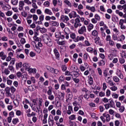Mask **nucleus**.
Wrapping results in <instances>:
<instances>
[{
  "label": "nucleus",
  "mask_w": 126,
  "mask_h": 126,
  "mask_svg": "<svg viewBox=\"0 0 126 126\" xmlns=\"http://www.w3.org/2000/svg\"><path fill=\"white\" fill-rule=\"evenodd\" d=\"M48 99L49 100H50V101H54V99H55V96L53 94H49L48 96Z\"/></svg>",
  "instance_id": "obj_21"
},
{
  "label": "nucleus",
  "mask_w": 126,
  "mask_h": 126,
  "mask_svg": "<svg viewBox=\"0 0 126 126\" xmlns=\"http://www.w3.org/2000/svg\"><path fill=\"white\" fill-rule=\"evenodd\" d=\"M117 8L120 10H123V9H124V5L122 6L121 5H118L117 6Z\"/></svg>",
  "instance_id": "obj_58"
},
{
  "label": "nucleus",
  "mask_w": 126,
  "mask_h": 126,
  "mask_svg": "<svg viewBox=\"0 0 126 126\" xmlns=\"http://www.w3.org/2000/svg\"><path fill=\"white\" fill-rule=\"evenodd\" d=\"M10 90L12 93H14V92L16 91V89L14 88V87H11Z\"/></svg>",
  "instance_id": "obj_41"
},
{
  "label": "nucleus",
  "mask_w": 126,
  "mask_h": 126,
  "mask_svg": "<svg viewBox=\"0 0 126 126\" xmlns=\"http://www.w3.org/2000/svg\"><path fill=\"white\" fill-rule=\"evenodd\" d=\"M69 120H75V115H72L69 117Z\"/></svg>",
  "instance_id": "obj_45"
},
{
  "label": "nucleus",
  "mask_w": 126,
  "mask_h": 126,
  "mask_svg": "<svg viewBox=\"0 0 126 126\" xmlns=\"http://www.w3.org/2000/svg\"><path fill=\"white\" fill-rule=\"evenodd\" d=\"M107 83H109L110 86H114V85H115V84H114V82H113V81L112 80H108Z\"/></svg>",
  "instance_id": "obj_59"
},
{
  "label": "nucleus",
  "mask_w": 126,
  "mask_h": 126,
  "mask_svg": "<svg viewBox=\"0 0 126 126\" xmlns=\"http://www.w3.org/2000/svg\"><path fill=\"white\" fill-rule=\"evenodd\" d=\"M4 72L6 75H8V74H9L10 71H9L8 69L5 68L4 70Z\"/></svg>",
  "instance_id": "obj_43"
},
{
  "label": "nucleus",
  "mask_w": 126,
  "mask_h": 126,
  "mask_svg": "<svg viewBox=\"0 0 126 126\" xmlns=\"http://www.w3.org/2000/svg\"><path fill=\"white\" fill-rule=\"evenodd\" d=\"M58 45H60L61 46L63 45H64L65 44V42L64 41H59L58 42Z\"/></svg>",
  "instance_id": "obj_60"
},
{
  "label": "nucleus",
  "mask_w": 126,
  "mask_h": 126,
  "mask_svg": "<svg viewBox=\"0 0 126 126\" xmlns=\"http://www.w3.org/2000/svg\"><path fill=\"white\" fill-rule=\"evenodd\" d=\"M23 67H25V69L29 70V69L30 68V64L28 63H25L23 64Z\"/></svg>",
  "instance_id": "obj_9"
},
{
  "label": "nucleus",
  "mask_w": 126,
  "mask_h": 126,
  "mask_svg": "<svg viewBox=\"0 0 126 126\" xmlns=\"http://www.w3.org/2000/svg\"><path fill=\"white\" fill-rule=\"evenodd\" d=\"M21 14L22 16H24V17H27V13L26 12H22Z\"/></svg>",
  "instance_id": "obj_62"
},
{
  "label": "nucleus",
  "mask_w": 126,
  "mask_h": 126,
  "mask_svg": "<svg viewBox=\"0 0 126 126\" xmlns=\"http://www.w3.org/2000/svg\"><path fill=\"white\" fill-rule=\"evenodd\" d=\"M6 15L7 16H11V15H12V12L10 11H7L6 13Z\"/></svg>",
  "instance_id": "obj_49"
},
{
  "label": "nucleus",
  "mask_w": 126,
  "mask_h": 126,
  "mask_svg": "<svg viewBox=\"0 0 126 126\" xmlns=\"http://www.w3.org/2000/svg\"><path fill=\"white\" fill-rule=\"evenodd\" d=\"M84 32H86V28L85 26L82 27L78 31L79 34H82Z\"/></svg>",
  "instance_id": "obj_5"
},
{
  "label": "nucleus",
  "mask_w": 126,
  "mask_h": 126,
  "mask_svg": "<svg viewBox=\"0 0 126 126\" xmlns=\"http://www.w3.org/2000/svg\"><path fill=\"white\" fill-rule=\"evenodd\" d=\"M115 125L116 126H120V121H119V120L115 121Z\"/></svg>",
  "instance_id": "obj_64"
},
{
  "label": "nucleus",
  "mask_w": 126,
  "mask_h": 126,
  "mask_svg": "<svg viewBox=\"0 0 126 126\" xmlns=\"http://www.w3.org/2000/svg\"><path fill=\"white\" fill-rule=\"evenodd\" d=\"M73 80L75 83H79L80 80L78 78H73Z\"/></svg>",
  "instance_id": "obj_40"
},
{
  "label": "nucleus",
  "mask_w": 126,
  "mask_h": 126,
  "mask_svg": "<svg viewBox=\"0 0 126 126\" xmlns=\"http://www.w3.org/2000/svg\"><path fill=\"white\" fill-rule=\"evenodd\" d=\"M109 44L110 46H115V42L112 40L109 41Z\"/></svg>",
  "instance_id": "obj_53"
},
{
  "label": "nucleus",
  "mask_w": 126,
  "mask_h": 126,
  "mask_svg": "<svg viewBox=\"0 0 126 126\" xmlns=\"http://www.w3.org/2000/svg\"><path fill=\"white\" fill-rule=\"evenodd\" d=\"M54 53L56 57V58L59 60V59H60V53H59V51H58L57 48H55L54 49Z\"/></svg>",
  "instance_id": "obj_7"
},
{
  "label": "nucleus",
  "mask_w": 126,
  "mask_h": 126,
  "mask_svg": "<svg viewBox=\"0 0 126 126\" xmlns=\"http://www.w3.org/2000/svg\"><path fill=\"white\" fill-rule=\"evenodd\" d=\"M16 67L17 68H18V67H22V62H20L19 63H16Z\"/></svg>",
  "instance_id": "obj_28"
},
{
  "label": "nucleus",
  "mask_w": 126,
  "mask_h": 126,
  "mask_svg": "<svg viewBox=\"0 0 126 126\" xmlns=\"http://www.w3.org/2000/svg\"><path fill=\"white\" fill-rule=\"evenodd\" d=\"M113 79L115 82H119V81H120V79L119 77L116 76L113 77Z\"/></svg>",
  "instance_id": "obj_27"
},
{
  "label": "nucleus",
  "mask_w": 126,
  "mask_h": 126,
  "mask_svg": "<svg viewBox=\"0 0 126 126\" xmlns=\"http://www.w3.org/2000/svg\"><path fill=\"white\" fill-rule=\"evenodd\" d=\"M43 5L46 7L50 6V2H49V1H46L44 2Z\"/></svg>",
  "instance_id": "obj_44"
},
{
  "label": "nucleus",
  "mask_w": 126,
  "mask_h": 126,
  "mask_svg": "<svg viewBox=\"0 0 126 126\" xmlns=\"http://www.w3.org/2000/svg\"><path fill=\"white\" fill-rule=\"evenodd\" d=\"M92 35H93V36H94L96 37H98V32H97V31L96 30H94L92 32Z\"/></svg>",
  "instance_id": "obj_19"
},
{
  "label": "nucleus",
  "mask_w": 126,
  "mask_h": 126,
  "mask_svg": "<svg viewBox=\"0 0 126 126\" xmlns=\"http://www.w3.org/2000/svg\"><path fill=\"white\" fill-rule=\"evenodd\" d=\"M106 41H107V42H109V41H111V36L110 35H108L106 36Z\"/></svg>",
  "instance_id": "obj_57"
},
{
  "label": "nucleus",
  "mask_w": 126,
  "mask_h": 126,
  "mask_svg": "<svg viewBox=\"0 0 126 126\" xmlns=\"http://www.w3.org/2000/svg\"><path fill=\"white\" fill-rule=\"evenodd\" d=\"M5 95L6 97H10L11 96V94L10 93V89L9 87H7L5 88Z\"/></svg>",
  "instance_id": "obj_3"
},
{
  "label": "nucleus",
  "mask_w": 126,
  "mask_h": 126,
  "mask_svg": "<svg viewBox=\"0 0 126 126\" xmlns=\"http://www.w3.org/2000/svg\"><path fill=\"white\" fill-rule=\"evenodd\" d=\"M11 3L13 5H17L18 3V0H11Z\"/></svg>",
  "instance_id": "obj_26"
},
{
  "label": "nucleus",
  "mask_w": 126,
  "mask_h": 126,
  "mask_svg": "<svg viewBox=\"0 0 126 126\" xmlns=\"http://www.w3.org/2000/svg\"><path fill=\"white\" fill-rule=\"evenodd\" d=\"M9 116L11 118H13L14 117V112L11 111L9 113Z\"/></svg>",
  "instance_id": "obj_52"
},
{
  "label": "nucleus",
  "mask_w": 126,
  "mask_h": 126,
  "mask_svg": "<svg viewBox=\"0 0 126 126\" xmlns=\"http://www.w3.org/2000/svg\"><path fill=\"white\" fill-rule=\"evenodd\" d=\"M112 38L114 41H117V40H118V36L116 34H113Z\"/></svg>",
  "instance_id": "obj_55"
},
{
  "label": "nucleus",
  "mask_w": 126,
  "mask_h": 126,
  "mask_svg": "<svg viewBox=\"0 0 126 126\" xmlns=\"http://www.w3.org/2000/svg\"><path fill=\"white\" fill-rule=\"evenodd\" d=\"M81 26V24L79 23H74V27L75 28H77V27H80Z\"/></svg>",
  "instance_id": "obj_46"
},
{
  "label": "nucleus",
  "mask_w": 126,
  "mask_h": 126,
  "mask_svg": "<svg viewBox=\"0 0 126 126\" xmlns=\"http://www.w3.org/2000/svg\"><path fill=\"white\" fill-rule=\"evenodd\" d=\"M94 43L96 44V45H100L101 44V42H100V37L98 36H96L94 38Z\"/></svg>",
  "instance_id": "obj_11"
},
{
  "label": "nucleus",
  "mask_w": 126,
  "mask_h": 126,
  "mask_svg": "<svg viewBox=\"0 0 126 126\" xmlns=\"http://www.w3.org/2000/svg\"><path fill=\"white\" fill-rule=\"evenodd\" d=\"M40 31L41 33H46V32H47V29L45 28H41Z\"/></svg>",
  "instance_id": "obj_35"
},
{
  "label": "nucleus",
  "mask_w": 126,
  "mask_h": 126,
  "mask_svg": "<svg viewBox=\"0 0 126 126\" xmlns=\"http://www.w3.org/2000/svg\"><path fill=\"white\" fill-rule=\"evenodd\" d=\"M111 90H112V91H117V90H118V88H117V87L116 86H113L112 87L110 88Z\"/></svg>",
  "instance_id": "obj_48"
},
{
  "label": "nucleus",
  "mask_w": 126,
  "mask_h": 126,
  "mask_svg": "<svg viewBox=\"0 0 126 126\" xmlns=\"http://www.w3.org/2000/svg\"><path fill=\"white\" fill-rule=\"evenodd\" d=\"M72 97H73L72 93L68 94L67 99L66 100H71V99H72Z\"/></svg>",
  "instance_id": "obj_33"
},
{
  "label": "nucleus",
  "mask_w": 126,
  "mask_h": 126,
  "mask_svg": "<svg viewBox=\"0 0 126 126\" xmlns=\"http://www.w3.org/2000/svg\"><path fill=\"white\" fill-rule=\"evenodd\" d=\"M109 105L111 108H115V102L112 99H109Z\"/></svg>",
  "instance_id": "obj_13"
},
{
  "label": "nucleus",
  "mask_w": 126,
  "mask_h": 126,
  "mask_svg": "<svg viewBox=\"0 0 126 126\" xmlns=\"http://www.w3.org/2000/svg\"><path fill=\"white\" fill-rule=\"evenodd\" d=\"M61 20H62L63 22H65V23H66V22H67V21L69 20V18H68V17H67V16H64L63 15H62L61 16Z\"/></svg>",
  "instance_id": "obj_4"
},
{
  "label": "nucleus",
  "mask_w": 126,
  "mask_h": 126,
  "mask_svg": "<svg viewBox=\"0 0 126 126\" xmlns=\"http://www.w3.org/2000/svg\"><path fill=\"white\" fill-rule=\"evenodd\" d=\"M28 71L30 73H36V72H37V70L35 68H30Z\"/></svg>",
  "instance_id": "obj_12"
},
{
  "label": "nucleus",
  "mask_w": 126,
  "mask_h": 126,
  "mask_svg": "<svg viewBox=\"0 0 126 126\" xmlns=\"http://www.w3.org/2000/svg\"><path fill=\"white\" fill-rule=\"evenodd\" d=\"M2 8L3 9V10H5L6 11L9 9H10V6L8 5L7 6H3Z\"/></svg>",
  "instance_id": "obj_18"
},
{
  "label": "nucleus",
  "mask_w": 126,
  "mask_h": 126,
  "mask_svg": "<svg viewBox=\"0 0 126 126\" xmlns=\"http://www.w3.org/2000/svg\"><path fill=\"white\" fill-rule=\"evenodd\" d=\"M44 13L48 14L49 15H53V12L49 9H45L44 10Z\"/></svg>",
  "instance_id": "obj_10"
},
{
  "label": "nucleus",
  "mask_w": 126,
  "mask_h": 126,
  "mask_svg": "<svg viewBox=\"0 0 126 126\" xmlns=\"http://www.w3.org/2000/svg\"><path fill=\"white\" fill-rule=\"evenodd\" d=\"M106 63V62L104 61V60H102L100 61V62H98V65L100 66H102V65H105V64Z\"/></svg>",
  "instance_id": "obj_17"
},
{
  "label": "nucleus",
  "mask_w": 126,
  "mask_h": 126,
  "mask_svg": "<svg viewBox=\"0 0 126 126\" xmlns=\"http://www.w3.org/2000/svg\"><path fill=\"white\" fill-rule=\"evenodd\" d=\"M26 43V40H25V38H22L21 39V43L22 44V45H24Z\"/></svg>",
  "instance_id": "obj_51"
},
{
  "label": "nucleus",
  "mask_w": 126,
  "mask_h": 126,
  "mask_svg": "<svg viewBox=\"0 0 126 126\" xmlns=\"http://www.w3.org/2000/svg\"><path fill=\"white\" fill-rule=\"evenodd\" d=\"M46 69H47V70H48V71H49V72H51L52 73H53V71H54V68L50 66H46Z\"/></svg>",
  "instance_id": "obj_15"
},
{
  "label": "nucleus",
  "mask_w": 126,
  "mask_h": 126,
  "mask_svg": "<svg viewBox=\"0 0 126 126\" xmlns=\"http://www.w3.org/2000/svg\"><path fill=\"white\" fill-rule=\"evenodd\" d=\"M94 17H95V19L96 20H98V21H100V16H99L98 14H95V16H94Z\"/></svg>",
  "instance_id": "obj_50"
},
{
  "label": "nucleus",
  "mask_w": 126,
  "mask_h": 126,
  "mask_svg": "<svg viewBox=\"0 0 126 126\" xmlns=\"http://www.w3.org/2000/svg\"><path fill=\"white\" fill-rule=\"evenodd\" d=\"M94 28V26H93V24H91L88 26V31L90 32L91 30H92L93 28Z\"/></svg>",
  "instance_id": "obj_29"
},
{
  "label": "nucleus",
  "mask_w": 126,
  "mask_h": 126,
  "mask_svg": "<svg viewBox=\"0 0 126 126\" xmlns=\"http://www.w3.org/2000/svg\"><path fill=\"white\" fill-rule=\"evenodd\" d=\"M87 52H89V53H92L93 52V48H92V47H88L87 49Z\"/></svg>",
  "instance_id": "obj_42"
},
{
  "label": "nucleus",
  "mask_w": 126,
  "mask_h": 126,
  "mask_svg": "<svg viewBox=\"0 0 126 126\" xmlns=\"http://www.w3.org/2000/svg\"><path fill=\"white\" fill-rule=\"evenodd\" d=\"M43 40L45 44H46L48 47H52L53 46V42H52V39L50 38L49 36L47 35H44Z\"/></svg>",
  "instance_id": "obj_1"
},
{
  "label": "nucleus",
  "mask_w": 126,
  "mask_h": 126,
  "mask_svg": "<svg viewBox=\"0 0 126 126\" xmlns=\"http://www.w3.org/2000/svg\"><path fill=\"white\" fill-rule=\"evenodd\" d=\"M52 73H54L55 74H58V73H59V70L54 68Z\"/></svg>",
  "instance_id": "obj_54"
},
{
  "label": "nucleus",
  "mask_w": 126,
  "mask_h": 126,
  "mask_svg": "<svg viewBox=\"0 0 126 126\" xmlns=\"http://www.w3.org/2000/svg\"><path fill=\"white\" fill-rule=\"evenodd\" d=\"M86 9H88L89 10H91V11H92V12H95L96 10L95 9V7L94 6L90 7V6L89 5L86 6Z\"/></svg>",
  "instance_id": "obj_8"
},
{
  "label": "nucleus",
  "mask_w": 126,
  "mask_h": 126,
  "mask_svg": "<svg viewBox=\"0 0 126 126\" xmlns=\"http://www.w3.org/2000/svg\"><path fill=\"white\" fill-rule=\"evenodd\" d=\"M64 95H65V94L64 93V92L63 93L61 92L59 93V97L60 98V99H62V100H63L64 98Z\"/></svg>",
  "instance_id": "obj_14"
},
{
  "label": "nucleus",
  "mask_w": 126,
  "mask_h": 126,
  "mask_svg": "<svg viewBox=\"0 0 126 126\" xmlns=\"http://www.w3.org/2000/svg\"><path fill=\"white\" fill-rule=\"evenodd\" d=\"M115 12L117 14H119V15L121 17L123 16V15H124V13L122 12H120V11L119 10H116Z\"/></svg>",
  "instance_id": "obj_24"
},
{
  "label": "nucleus",
  "mask_w": 126,
  "mask_h": 126,
  "mask_svg": "<svg viewBox=\"0 0 126 126\" xmlns=\"http://www.w3.org/2000/svg\"><path fill=\"white\" fill-rule=\"evenodd\" d=\"M12 123L13 125H16L17 123H18V118H15L13 120Z\"/></svg>",
  "instance_id": "obj_38"
},
{
  "label": "nucleus",
  "mask_w": 126,
  "mask_h": 126,
  "mask_svg": "<svg viewBox=\"0 0 126 126\" xmlns=\"http://www.w3.org/2000/svg\"><path fill=\"white\" fill-rule=\"evenodd\" d=\"M19 7H23L24 6V2L23 1H20L19 2Z\"/></svg>",
  "instance_id": "obj_31"
},
{
  "label": "nucleus",
  "mask_w": 126,
  "mask_h": 126,
  "mask_svg": "<svg viewBox=\"0 0 126 126\" xmlns=\"http://www.w3.org/2000/svg\"><path fill=\"white\" fill-rule=\"evenodd\" d=\"M119 111H120V112H121V113H123V112H124L125 111V107L121 106V107L119 109Z\"/></svg>",
  "instance_id": "obj_61"
},
{
  "label": "nucleus",
  "mask_w": 126,
  "mask_h": 126,
  "mask_svg": "<svg viewBox=\"0 0 126 126\" xmlns=\"http://www.w3.org/2000/svg\"><path fill=\"white\" fill-rule=\"evenodd\" d=\"M48 122L49 123H50V122L51 123V126H53V125H54L55 122L54 121V117L53 116V115H50L49 116V119H48Z\"/></svg>",
  "instance_id": "obj_6"
},
{
  "label": "nucleus",
  "mask_w": 126,
  "mask_h": 126,
  "mask_svg": "<svg viewBox=\"0 0 126 126\" xmlns=\"http://www.w3.org/2000/svg\"><path fill=\"white\" fill-rule=\"evenodd\" d=\"M48 91L47 92V94L48 95H51L52 94V90H53V88H52V87H48Z\"/></svg>",
  "instance_id": "obj_25"
},
{
  "label": "nucleus",
  "mask_w": 126,
  "mask_h": 126,
  "mask_svg": "<svg viewBox=\"0 0 126 126\" xmlns=\"http://www.w3.org/2000/svg\"><path fill=\"white\" fill-rule=\"evenodd\" d=\"M59 38H60V39H62V40H63V39H64L65 38L64 35L63 34V32H59Z\"/></svg>",
  "instance_id": "obj_23"
},
{
  "label": "nucleus",
  "mask_w": 126,
  "mask_h": 126,
  "mask_svg": "<svg viewBox=\"0 0 126 126\" xmlns=\"http://www.w3.org/2000/svg\"><path fill=\"white\" fill-rule=\"evenodd\" d=\"M76 36V35H75V33H72L70 35V38L71 39H73V40L75 39Z\"/></svg>",
  "instance_id": "obj_37"
},
{
  "label": "nucleus",
  "mask_w": 126,
  "mask_h": 126,
  "mask_svg": "<svg viewBox=\"0 0 126 126\" xmlns=\"http://www.w3.org/2000/svg\"><path fill=\"white\" fill-rule=\"evenodd\" d=\"M110 116L109 114H107L106 116V122H110V120H111Z\"/></svg>",
  "instance_id": "obj_47"
},
{
  "label": "nucleus",
  "mask_w": 126,
  "mask_h": 126,
  "mask_svg": "<svg viewBox=\"0 0 126 126\" xmlns=\"http://www.w3.org/2000/svg\"><path fill=\"white\" fill-rule=\"evenodd\" d=\"M78 106H75L74 108V110L75 112H77V111H78V110H79V109H81V106H80V105L79 104H78Z\"/></svg>",
  "instance_id": "obj_30"
},
{
  "label": "nucleus",
  "mask_w": 126,
  "mask_h": 126,
  "mask_svg": "<svg viewBox=\"0 0 126 126\" xmlns=\"http://www.w3.org/2000/svg\"><path fill=\"white\" fill-rule=\"evenodd\" d=\"M39 20H40V22H42V21H43V20H44V15H41L39 17Z\"/></svg>",
  "instance_id": "obj_63"
},
{
  "label": "nucleus",
  "mask_w": 126,
  "mask_h": 126,
  "mask_svg": "<svg viewBox=\"0 0 126 126\" xmlns=\"http://www.w3.org/2000/svg\"><path fill=\"white\" fill-rule=\"evenodd\" d=\"M15 78H16V76L13 74H11L9 76L10 79H14Z\"/></svg>",
  "instance_id": "obj_34"
},
{
  "label": "nucleus",
  "mask_w": 126,
  "mask_h": 126,
  "mask_svg": "<svg viewBox=\"0 0 126 126\" xmlns=\"http://www.w3.org/2000/svg\"><path fill=\"white\" fill-rule=\"evenodd\" d=\"M32 102L33 105H34V106L38 105V103H37V102H38V98L32 99Z\"/></svg>",
  "instance_id": "obj_22"
},
{
  "label": "nucleus",
  "mask_w": 126,
  "mask_h": 126,
  "mask_svg": "<svg viewBox=\"0 0 126 126\" xmlns=\"http://www.w3.org/2000/svg\"><path fill=\"white\" fill-rule=\"evenodd\" d=\"M59 24V23L57 21H51V25H52V26H56V27H58Z\"/></svg>",
  "instance_id": "obj_16"
},
{
  "label": "nucleus",
  "mask_w": 126,
  "mask_h": 126,
  "mask_svg": "<svg viewBox=\"0 0 126 126\" xmlns=\"http://www.w3.org/2000/svg\"><path fill=\"white\" fill-rule=\"evenodd\" d=\"M59 82H63V81H64V76L62 75L59 78Z\"/></svg>",
  "instance_id": "obj_32"
},
{
  "label": "nucleus",
  "mask_w": 126,
  "mask_h": 126,
  "mask_svg": "<svg viewBox=\"0 0 126 126\" xmlns=\"http://www.w3.org/2000/svg\"><path fill=\"white\" fill-rule=\"evenodd\" d=\"M112 97H114L115 99H118L119 98V94L114 93L112 94Z\"/></svg>",
  "instance_id": "obj_56"
},
{
  "label": "nucleus",
  "mask_w": 126,
  "mask_h": 126,
  "mask_svg": "<svg viewBox=\"0 0 126 126\" xmlns=\"http://www.w3.org/2000/svg\"><path fill=\"white\" fill-rule=\"evenodd\" d=\"M62 69L63 71H65V70H66V69H67V67H66V65H63L62 66Z\"/></svg>",
  "instance_id": "obj_39"
},
{
  "label": "nucleus",
  "mask_w": 126,
  "mask_h": 126,
  "mask_svg": "<svg viewBox=\"0 0 126 126\" xmlns=\"http://www.w3.org/2000/svg\"><path fill=\"white\" fill-rule=\"evenodd\" d=\"M42 103H43V98H38V105L36 107V109L38 112L41 110V107H42Z\"/></svg>",
  "instance_id": "obj_2"
},
{
  "label": "nucleus",
  "mask_w": 126,
  "mask_h": 126,
  "mask_svg": "<svg viewBox=\"0 0 126 126\" xmlns=\"http://www.w3.org/2000/svg\"><path fill=\"white\" fill-rule=\"evenodd\" d=\"M8 68L9 70L12 71V72H14V68L13 67V66L9 65Z\"/></svg>",
  "instance_id": "obj_36"
},
{
  "label": "nucleus",
  "mask_w": 126,
  "mask_h": 126,
  "mask_svg": "<svg viewBox=\"0 0 126 126\" xmlns=\"http://www.w3.org/2000/svg\"><path fill=\"white\" fill-rule=\"evenodd\" d=\"M64 3H66V4H67V5L69 6V7H71V6H72L71 3H70V2H69V1H68V0H65L64 1Z\"/></svg>",
  "instance_id": "obj_20"
}]
</instances>
